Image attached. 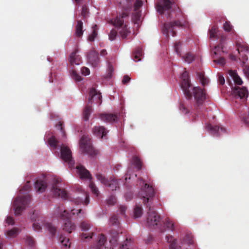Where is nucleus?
I'll use <instances>...</instances> for the list:
<instances>
[{
  "label": "nucleus",
  "mask_w": 249,
  "mask_h": 249,
  "mask_svg": "<svg viewBox=\"0 0 249 249\" xmlns=\"http://www.w3.org/2000/svg\"><path fill=\"white\" fill-rule=\"evenodd\" d=\"M157 11L161 15H165L168 18H172L173 13L175 14L176 20L164 23L162 31L164 34L169 36L171 34L173 36H176V27L183 26L181 19L184 18V14L180 8L175 5L172 0H160L156 5Z\"/></svg>",
  "instance_id": "f257e3e1"
},
{
  "label": "nucleus",
  "mask_w": 249,
  "mask_h": 249,
  "mask_svg": "<svg viewBox=\"0 0 249 249\" xmlns=\"http://www.w3.org/2000/svg\"><path fill=\"white\" fill-rule=\"evenodd\" d=\"M140 184L141 183L143 185L141 186V189L139 193V196L143 199V203L146 205L148 207V212L147 213V223L150 228L158 229L160 232H164V229L162 228V222L160 220V215L147 204L150 201L151 198L155 196V191L153 188L147 183H144L142 179L140 178L139 180Z\"/></svg>",
  "instance_id": "f03ea898"
},
{
  "label": "nucleus",
  "mask_w": 249,
  "mask_h": 249,
  "mask_svg": "<svg viewBox=\"0 0 249 249\" xmlns=\"http://www.w3.org/2000/svg\"><path fill=\"white\" fill-rule=\"evenodd\" d=\"M181 79V87L186 98L191 99L193 95L197 105H202L205 100V92L203 89L198 87L192 88L188 73L186 71L182 73Z\"/></svg>",
  "instance_id": "7ed1b4c3"
},
{
  "label": "nucleus",
  "mask_w": 249,
  "mask_h": 249,
  "mask_svg": "<svg viewBox=\"0 0 249 249\" xmlns=\"http://www.w3.org/2000/svg\"><path fill=\"white\" fill-rule=\"evenodd\" d=\"M51 191L54 196H60L62 199L69 200L71 201H73L76 205L84 204L87 205L89 203V197L88 194L86 192L84 194L85 200L81 197L72 198L68 195L63 189H61L57 186V182H55L53 185Z\"/></svg>",
  "instance_id": "20e7f679"
},
{
  "label": "nucleus",
  "mask_w": 249,
  "mask_h": 249,
  "mask_svg": "<svg viewBox=\"0 0 249 249\" xmlns=\"http://www.w3.org/2000/svg\"><path fill=\"white\" fill-rule=\"evenodd\" d=\"M81 211V209H79L76 211H75L74 209H72L71 210V213H69L66 210H64L62 213H60V218L64 220H66V222L65 223L63 228V230L64 231H68L70 233L73 230L75 229V225L73 224L70 220L71 214L74 215L75 214L76 212V213L78 214L79 213H80Z\"/></svg>",
  "instance_id": "39448f33"
},
{
  "label": "nucleus",
  "mask_w": 249,
  "mask_h": 249,
  "mask_svg": "<svg viewBox=\"0 0 249 249\" xmlns=\"http://www.w3.org/2000/svg\"><path fill=\"white\" fill-rule=\"evenodd\" d=\"M80 149L82 153L89 155L90 156L96 155L97 151L92 147L90 139L85 135H83L80 140Z\"/></svg>",
  "instance_id": "423d86ee"
},
{
  "label": "nucleus",
  "mask_w": 249,
  "mask_h": 249,
  "mask_svg": "<svg viewBox=\"0 0 249 249\" xmlns=\"http://www.w3.org/2000/svg\"><path fill=\"white\" fill-rule=\"evenodd\" d=\"M30 197L27 195L23 196L17 197L13 202V207L15 215L20 214L21 212L25 208L30 202Z\"/></svg>",
  "instance_id": "0eeeda50"
},
{
  "label": "nucleus",
  "mask_w": 249,
  "mask_h": 249,
  "mask_svg": "<svg viewBox=\"0 0 249 249\" xmlns=\"http://www.w3.org/2000/svg\"><path fill=\"white\" fill-rule=\"evenodd\" d=\"M61 158L65 162H67L70 168L74 167V161L72 157L71 149L64 144L60 146Z\"/></svg>",
  "instance_id": "6e6552de"
},
{
  "label": "nucleus",
  "mask_w": 249,
  "mask_h": 249,
  "mask_svg": "<svg viewBox=\"0 0 249 249\" xmlns=\"http://www.w3.org/2000/svg\"><path fill=\"white\" fill-rule=\"evenodd\" d=\"M96 178L103 184L108 186L111 190H116L119 188L118 182L115 179L114 177H111L109 179L107 178L105 176L100 173L96 175Z\"/></svg>",
  "instance_id": "1a4fd4ad"
},
{
  "label": "nucleus",
  "mask_w": 249,
  "mask_h": 249,
  "mask_svg": "<svg viewBox=\"0 0 249 249\" xmlns=\"http://www.w3.org/2000/svg\"><path fill=\"white\" fill-rule=\"evenodd\" d=\"M232 95L235 100L240 99L244 102L248 96V91L246 87H235L232 90Z\"/></svg>",
  "instance_id": "9d476101"
},
{
  "label": "nucleus",
  "mask_w": 249,
  "mask_h": 249,
  "mask_svg": "<svg viewBox=\"0 0 249 249\" xmlns=\"http://www.w3.org/2000/svg\"><path fill=\"white\" fill-rule=\"evenodd\" d=\"M80 227L81 230L83 231L81 235L82 239L84 240L92 238L94 234V232L93 231H90L89 232V231L91 228L90 223L87 221H83L81 223Z\"/></svg>",
  "instance_id": "9b49d317"
},
{
  "label": "nucleus",
  "mask_w": 249,
  "mask_h": 249,
  "mask_svg": "<svg viewBox=\"0 0 249 249\" xmlns=\"http://www.w3.org/2000/svg\"><path fill=\"white\" fill-rule=\"evenodd\" d=\"M236 47L238 52L242 57L243 63L245 64L246 61L248 60L247 53H249V47L246 44L239 42L238 41L236 43Z\"/></svg>",
  "instance_id": "f8f14e48"
},
{
  "label": "nucleus",
  "mask_w": 249,
  "mask_h": 249,
  "mask_svg": "<svg viewBox=\"0 0 249 249\" xmlns=\"http://www.w3.org/2000/svg\"><path fill=\"white\" fill-rule=\"evenodd\" d=\"M142 5L141 0H137L134 3V12L132 15V20L135 24H139L141 18V11L140 8Z\"/></svg>",
  "instance_id": "ddd939ff"
},
{
  "label": "nucleus",
  "mask_w": 249,
  "mask_h": 249,
  "mask_svg": "<svg viewBox=\"0 0 249 249\" xmlns=\"http://www.w3.org/2000/svg\"><path fill=\"white\" fill-rule=\"evenodd\" d=\"M101 98V93L98 92L95 88H92L90 89L88 99L89 104L92 105L93 100L97 104L100 105L102 103Z\"/></svg>",
  "instance_id": "4468645a"
},
{
  "label": "nucleus",
  "mask_w": 249,
  "mask_h": 249,
  "mask_svg": "<svg viewBox=\"0 0 249 249\" xmlns=\"http://www.w3.org/2000/svg\"><path fill=\"white\" fill-rule=\"evenodd\" d=\"M88 62L93 67H96L99 64L98 53L94 50H90L88 53Z\"/></svg>",
  "instance_id": "2eb2a0df"
},
{
  "label": "nucleus",
  "mask_w": 249,
  "mask_h": 249,
  "mask_svg": "<svg viewBox=\"0 0 249 249\" xmlns=\"http://www.w3.org/2000/svg\"><path fill=\"white\" fill-rule=\"evenodd\" d=\"M128 16L127 12H123L119 16H117L115 18L109 20L108 22L115 27H120L123 25L124 18Z\"/></svg>",
  "instance_id": "dca6fc26"
},
{
  "label": "nucleus",
  "mask_w": 249,
  "mask_h": 249,
  "mask_svg": "<svg viewBox=\"0 0 249 249\" xmlns=\"http://www.w3.org/2000/svg\"><path fill=\"white\" fill-rule=\"evenodd\" d=\"M206 129L214 136H218L221 134L220 132H224L225 131L224 128L217 125L213 126L211 124H207L206 126Z\"/></svg>",
  "instance_id": "f3484780"
},
{
  "label": "nucleus",
  "mask_w": 249,
  "mask_h": 249,
  "mask_svg": "<svg viewBox=\"0 0 249 249\" xmlns=\"http://www.w3.org/2000/svg\"><path fill=\"white\" fill-rule=\"evenodd\" d=\"M76 169L81 178H87L90 180L92 178L89 172L82 165L79 164L77 165Z\"/></svg>",
  "instance_id": "a211bd4d"
},
{
  "label": "nucleus",
  "mask_w": 249,
  "mask_h": 249,
  "mask_svg": "<svg viewBox=\"0 0 249 249\" xmlns=\"http://www.w3.org/2000/svg\"><path fill=\"white\" fill-rule=\"evenodd\" d=\"M94 135L99 138H103L107 134V131L103 126H95L92 130Z\"/></svg>",
  "instance_id": "6ab92c4d"
},
{
  "label": "nucleus",
  "mask_w": 249,
  "mask_h": 249,
  "mask_svg": "<svg viewBox=\"0 0 249 249\" xmlns=\"http://www.w3.org/2000/svg\"><path fill=\"white\" fill-rule=\"evenodd\" d=\"M99 118L104 122L112 123L117 120V116L114 114L102 113L100 114Z\"/></svg>",
  "instance_id": "aec40b11"
},
{
  "label": "nucleus",
  "mask_w": 249,
  "mask_h": 249,
  "mask_svg": "<svg viewBox=\"0 0 249 249\" xmlns=\"http://www.w3.org/2000/svg\"><path fill=\"white\" fill-rule=\"evenodd\" d=\"M78 52V49H76L71 53L69 57V61L71 65H79L81 62V57L77 54Z\"/></svg>",
  "instance_id": "412c9836"
},
{
  "label": "nucleus",
  "mask_w": 249,
  "mask_h": 249,
  "mask_svg": "<svg viewBox=\"0 0 249 249\" xmlns=\"http://www.w3.org/2000/svg\"><path fill=\"white\" fill-rule=\"evenodd\" d=\"M226 39V37L225 36H222L220 38V39H219V44L217 46H215V48H214V54L215 55H219V56H221V53H224V42L225 41Z\"/></svg>",
  "instance_id": "4be33fe9"
},
{
  "label": "nucleus",
  "mask_w": 249,
  "mask_h": 249,
  "mask_svg": "<svg viewBox=\"0 0 249 249\" xmlns=\"http://www.w3.org/2000/svg\"><path fill=\"white\" fill-rule=\"evenodd\" d=\"M47 182L44 180L37 179L35 182V188L37 192L43 193L46 190Z\"/></svg>",
  "instance_id": "5701e85b"
},
{
  "label": "nucleus",
  "mask_w": 249,
  "mask_h": 249,
  "mask_svg": "<svg viewBox=\"0 0 249 249\" xmlns=\"http://www.w3.org/2000/svg\"><path fill=\"white\" fill-rule=\"evenodd\" d=\"M43 225L45 229L51 234L52 236H54L55 235L57 228L53 223L45 221L43 223Z\"/></svg>",
  "instance_id": "b1692460"
},
{
  "label": "nucleus",
  "mask_w": 249,
  "mask_h": 249,
  "mask_svg": "<svg viewBox=\"0 0 249 249\" xmlns=\"http://www.w3.org/2000/svg\"><path fill=\"white\" fill-rule=\"evenodd\" d=\"M92 111L91 105L88 103L85 107L83 111V118L85 121L89 120Z\"/></svg>",
  "instance_id": "393cba45"
},
{
  "label": "nucleus",
  "mask_w": 249,
  "mask_h": 249,
  "mask_svg": "<svg viewBox=\"0 0 249 249\" xmlns=\"http://www.w3.org/2000/svg\"><path fill=\"white\" fill-rule=\"evenodd\" d=\"M164 227L162 228L164 229V227H165L167 229L170 230L171 231H174L175 229V225L173 222L168 217H167L165 219V220L163 222ZM165 230H164V231Z\"/></svg>",
  "instance_id": "a878e982"
},
{
  "label": "nucleus",
  "mask_w": 249,
  "mask_h": 249,
  "mask_svg": "<svg viewBox=\"0 0 249 249\" xmlns=\"http://www.w3.org/2000/svg\"><path fill=\"white\" fill-rule=\"evenodd\" d=\"M229 75L232 77L234 83L238 85H242L243 82L241 78L237 74L236 72L233 71H230Z\"/></svg>",
  "instance_id": "bb28decb"
},
{
  "label": "nucleus",
  "mask_w": 249,
  "mask_h": 249,
  "mask_svg": "<svg viewBox=\"0 0 249 249\" xmlns=\"http://www.w3.org/2000/svg\"><path fill=\"white\" fill-rule=\"evenodd\" d=\"M83 34V22L81 20H78L75 26V34L77 37H81Z\"/></svg>",
  "instance_id": "cd10ccee"
},
{
  "label": "nucleus",
  "mask_w": 249,
  "mask_h": 249,
  "mask_svg": "<svg viewBox=\"0 0 249 249\" xmlns=\"http://www.w3.org/2000/svg\"><path fill=\"white\" fill-rule=\"evenodd\" d=\"M166 239L167 242L170 243L169 249H177V246L176 244V241L174 239L173 237L170 235L166 236Z\"/></svg>",
  "instance_id": "c85d7f7f"
},
{
  "label": "nucleus",
  "mask_w": 249,
  "mask_h": 249,
  "mask_svg": "<svg viewBox=\"0 0 249 249\" xmlns=\"http://www.w3.org/2000/svg\"><path fill=\"white\" fill-rule=\"evenodd\" d=\"M197 76L202 85L205 86L208 84L209 79L204 76V72H198L197 73Z\"/></svg>",
  "instance_id": "c756f323"
},
{
  "label": "nucleus",
  "mask_w": 249,
  "mask_h": 249,
  "mask_svg": "<svg viewBox=\"0 0 249 249\" xmlns=\"http://www.w3.org/2000/svg\"><path fill=\"white\" fill-rule=\"evenodd\" d=\"M131 162L135 166L138 170H140L142 169V163L138 157L136 156H134L132 158Z\"/></svg>",
  "instance_id": "7c9ffc66"
},
{
  "label": "nucleus",
  "mask_w": 249,
  "mask_h": 249,
  "mask_svg": "<svg viewBox=\"0 0 249 249\" xmlns=\"http://www.w3.org/2000/svg\"><path fill=\"white\" fill-rule=\"evenodd\" d=\"M59 241L64 247H70L71 243L69 238H67L64 235L61 234L59 237Z\"/></svg>",
  "instance_id": "2f4dec72"
},
{
  "label": "nucleus",
  "mask_w": 249,
  "mask_h": 249,
  "mask_svg": "<svg viewBox=\"0 0 249 249\" xmlns=\"http://www.w3.org/2000/svg\"><path fill=\"white\" fill-rule=\"evenodd\" d=\"M130 33V31L127 27V25H124L122 27L121 30L119 32V34L121 35L123 39L126 38L128 34Z\"/></svg>",
  "instance_id": "473e14b6"
},
{
  "label": "nucleus",
  "mask_w": 249,
  "mask_h": 249,
  "mask_svg": "<svg viewBox=\"0 0 249 249\" xmlns=\"http://www.w3.org/2000/svg\"><path fill=\"white\" fill-rule=\"evenodd\" d=\"M48 143L50 146L54 149H56L58 144V141L54 136H52L48 140Z\"/></svg>",
  "instance_id": "72a5a7b5"
},
{
  "label": "nucleus",
  "mask_w": 249,
  "mask_h": 249,
  "mask_svg": "<svg viewBox=\"0 0 249 249\" xmlns=\"http://www.w3.org/2000/svg\"><path fill=\"white\" fill-rule=\"evenodd\" d=\"M97 25H94L92 27V33L89 36V41H93L96 37L97 36Z\"/></svg>",
  "instance_id": "f704fd0d"
},
{
  "label": "nucleus",
  "mask_w": 249,
  "mask_h": 249,
  "mask_svg": "<svg viewBox=\"0 0 249 249\" xmlns=\"http://www.w3.org/2000/svg\"><path fill=\"white\" fill-rule=\"evenodd\" d=\"M218 28L216 26H213L211 29L209 30L210 37L211 38H217Z\"/></svg>",
  "instance_id": "c9c22d12"
},
{
  "label": "nucleus",
  "mask_w": 249,
  "mask_h": 249,
  "mask_svg": "<svg viewBox=\"0 0 249 249\" xmlns=\"http://www.w3.org/2000/svg\"><path fill=\"white\" fill-rule=\"evenodd\" d=\"M134 216L136 218H138V217H141L142 213V207L140 206H136V207L134 209Z\"/></svg>",
  "instance_id": "e433bc0d"
},
{
  "label": "nucleus",
  "mask_w": 249,
  "mask_h": 249,
  "mask_svg": "<svg viewBox=\"0 0 249 249\" xmlns=\"http://www.w3.org/2000/svg\"><path fill=\"white\" fill-rule=\"evenodd\" d=\"M183 59L186 62L190 63L194 60L195 57L194 55L192 53H188L184 56H183Z\"/></svg>",
  "instance_id": "4c0bfd02"
},
{
  "label": "nucleus",
  "mask_w": 249,
  "mask_h": 249,
  "mask_svg": "<svg viewBox=\"0 0 249 249\" xmlns=\"http://www.w3.org/2000/svg\"><path fill=\"white\" fill-rule=\"evenodd\" d=\"M213 57L214 58L213 62L215 63H217L221 66H223L226 63L225 58L222 56L216 58L213 56Z\"/></svg>",
  "instance_id": "58836bf2"
},
{
  "label": "nucleus",
  "mask_w": 249,
  "mask_h": 249,
  "mask_svg": "<svg viewBox=\"0 0 249 249\" xmlns=\"http://www.w3.org/2000/svg\"><path fill=\"white\" fill-rule=\"evenodd\" d=\"M18 234V229L16 228H14L11 230L7 231V235L9 237H14Z\"/></svg>",
  "instance_id": "ea45409f"
},
{
  "label": "nucleus",
  "mask_w": 249,
  "mask_h": 249,
  "mask_svg": "<svg viewBox=\"0 0 249 249\" xmlns=\"http://www.w3.org/2000/svg\"><path fill=\"white\" fill-rule=\"evenodd\" d=\"M89 186L93 194L95 195L96 196H98L99 194V191L98 188L96 187L94 183L92 182H91L89 183Z\"/></svg>",
  "instance_id": "a19ab883"
},
{
  "label": "nucleus",
  "mask_w": 249,
  "mask_h": 249,
  "mask_svg": "<svg viewBox=\"0 0 249 249\" xmlns=\"http://www.w3.org/2000/svg\"><path fill=\"white\" fill-rule=\"evenodd\" d=\"M117 35V31L115 29H112L109 35H108V37L109 40L111 41L114 40Z\"/></svg>",
  "instance_id": "79ce46f5"
},
{
  "label": "nucleus",
  "mask_w": 249,
  "mask_h": 249,
  "mask_svg": "<svg viewBox=\"0 0 249 249\" xmlns=\"http://www.w3.org/2000/svg\"><path fill=\"white\" fill-rule=\"evenodd\" d=\"M232 25L231 24L230 22L228 21H226L223 25V29L224 30L228 32L231 31L232 29Z\"/></svg>",
  "instance_id": "37998d69"
},
{
  "label": "nucleus",
  "mask_w": 249,
  "mask_h": 249,
  "mask_svg": "<svg viewBox=\"0 0 249 249\" xmlns=\"http://www.w3.org/2000/svg\"><path fill=\"white\" fill-rule=\"evenodd\" d=\"M130 243V241H128L127 238H126V241L120 246V249H131Z\"/></svg>",
  "instance_id": "c03bdc74"
},
{
  "label": "nucleus",
  "mask_w": 249,
  "mask_h": 249,
  "mask_svg": "<svg viewBox=\"0 0 249 249\" xmlns=\"http://www.w3.org/2000/svg\"><path fill=\"white\" fill-rule=\"evenodd\" d=\"M26 243L31 247H34L35 245V241L34 239L30 236L27 237L26 238Z\"/></svg>",
  "instance_id": "a18cd8bd"
},
{
  "label": "nucleus",
  "mask_w": 249,
  "mask_h": 249,
  "mask_svg": "<svg viewBox=\"0 0 249 249\" xmlns=\"http://www.w3.org/2000/svg\"><path fill=\"white\" fill-rule=\"evenodd\" d=\"M71 76L73 79L77 81H80L82 80L81 77L78 75L75 71H72L71 72Z\"/></svg>",
  "instance_id": "49530a36"
},
{
  "label": "nucleus",
  "mask_w": 249,
  "mask_h": 249,
  "mask_svg": "<svg viewBox=\"0 0 249 249\" xmlns=\"http://www.w3.org/2000/svg\"><path fill=\"white\" fill-rule=\"evenodd\" d=\"M110 223L112 225H117L119 224L118 216L116 215H113L110 219Z\"/></svg>",
  "instance_id": "de8ad7c7"
},
{
  "label": "nucleus",
  "mask_w": 249,
  "mask_h": 249,
  "mask_svg": "<svg viewBox=\"0 0 249 249\" xmlns=\"http://www.w3.org/2000/svg\"><path fill=\"white\" fill-rule=\"evenodd\" d=\"M179 108L182 112L185 114L189 112L188 109L186 107L184 103L181 102L179 104Z\"/></svg>",
  "instance_id": "09e8293b"
},
{
  "label": "nucleus",
  "mask_w": 249,
  "mask_h": 249,
  "mask_svg": "<svg viewBox=\"0 0 249 249\" xmlns=\"http://www.w3.org/2000/svg\"><path fill=\"white\" fill-rule=\"evenodd\" d=\"M116 202V198L113 196H111L107 200L108 205H114Z\"/></svg>",
  "instance_id": "8fccbe9b"
},
{
  "label": "nucleus",
  "mask_w": 249,
  "mask_h": 249,
  "mask_svg": "<svg viewBox=\"0 0 249 249\" xmlns=\"http://www.w3.org/2000/svg\"><path fill=\"white\" fill-rule=\"evenodd\" d=\"M88 13V9L86 5H84L82 6V12H81V15L84 18H85L86 16H87V14Z\"/></svg>",
  "instance_id": "3c124183"
},
{
  "label": "nucleus",
  "mask_w": 249,
  "mask_h": 249,
  "mask_svg": "<svg viewBox=\"0 0 249 249\" xmlns=\"http://www.w3.org/2000/svg\"><path fill=\"white\" fill-rule=\"evenodd\" d=\"M56 127L58 128V129H59L61 131L63 134V136H65V132L63 129V122H59L58 124L56 125Z\"/></svg>",
  "instance_id": "603ef678"
},
{
  "label": "nucleus",
  "mask_w": 249,
  "mask_h": 249,
  "mask_svg": "<svg viewBox=\"0 0 249 249\" xmlns=\"http://www.w3.org/2000/svg\"><path fill=\"white\" fill-rule=\"evenodd\" d=\"M181 45V43L180 42H177L174 44V49L176 52L178 54L180 55V52L179 51V46Z\"/></svg>",
  "instance_id": "864d4df0"
},
{
  "label": "nucleus",
  "mask_w": 249,
  "mask_h": 249,
  "mask_svg": "<svg viewBox=\"0 0 249 249\" xmlns=\"http://www.w3.org/2000/svg\"><path fill=\"white\" fill-rule=\"evenodd\" d=\"M81 72L83 75H88L90 73V71L89 68L86 67H83L81 69Z\"/></svg>",
  "instance_id": "5fc2aeb1"
},
{
  "label": "nucleus",
  "mask_w": 249,
  "mask_h": 249,
  "mask_svg": "<svg viewBox=\"0 0 249 249\" xmlns=\"http://www.w3.org/2000/svg\"><path fill=\"white\" fill-rule=\"evenodd\" d=\"M33 228L34 231H38L41 229V226L38 223L34 222L33 224Z\"/></svg>",
  "instance_id": "6e6d98bb"
},
{
  "label": "nucleus",
  "mask_w": 249,
  "mask_h": 249,
  "mask_svg": "<svg viewBox=\"0 0 249 249\" xmlns=\"http://www.w3.org/2000/svg\"><path fill=\"white\" fill-rule=\"evenodd\" d=\"M242 120L244 124L248 126H249V116L246 115L242 118Z\"/></svg>",
  "instance_id": "4d7b16f0"
},
{
  "label": "nucleus",
  "mask_w": 249,
  "mask_h": 249,
  "mask_svg": "<svg viewBox=\"0 0 249 249\" xmlns=\"http://www.w3.org/2000/svg\"><path fill=\"white\" fill-rule=\"evenodd\" d=\"M127 208L125 206L121 205L120 206L119 210L120 213L122 215H125V212Z\"/></svg>",
  "instance_id": "13d9d810"
},
{
  "label": "nucleus",
  "mask_w": 249,
  "mask_h": 249,
  "mask_svg": "<svg viewBox=\"0 0 249 249\" xmlns=\"http://www.w3.org/2000/svg\"><path fill=\"white\" fill-rule=\"evenodd\" d=\"M6 223L9 225H13L14 224V219L11 216H8L6 219Z\"/></svg>",
  "instance_id": "bf43d9fd"
},
{
  "label": "nucleus",
  "mask_w": 249,
  "mask_h": 249,
  "mask_svg": "<svg viewBox=\"0 0 249 249\" xmlns=\"http://www.w3.org/2000/svg\"><path fill=\"white\" fill-rule=\"evenodd\" d=\"M142 53V49L141 48H137L134 52V54H136L137 55L141 56Z\"/></svg>",
  "instance_id": "052dcab7"
},
{
  "label": "nucleus",
  "mask_w": 249,
  "mask_h": 249,
  "mask_svg": "<svg viewBox=\"0 0 249 249\" xmlns=\"http://www.w3.org/2000/svg\"><path fill=\"white\" fill-rule=\"evenodd\" d=\"M130 80V78L128 75H124L123 77L122 82L123 84H125L127 83Z\"/></svg>",
  "instance_id": "680f3d73"
},
{
  "label": "nucleus",
  "mask_w": 249,
  "mask_h": 249,
  "mask_svg": "<svg viewBox=\"0 0 249 249\" xmlns=\"http://www.w3.org/2000/svg\"><path fill=\"white\" fill-rule=\"evenodd\" d=\"M108 74H109V76L111 77V75L114 71V69L112 65L110 64H108Z\"/></svg>",
  "instance_id": "e2e57ef3"
},
{
  "label": "nucleus",
  "mask_w": 249,
  "mask_h": 249,
  "mask_svg": "<svg viewBox=\"0 0 249 249\" xmlns=\"http://www.w3.org/2000/svg\"><path fill=\"white\" fill-rule=\"evenodd\" d=\"M218 82L220 85H224L225 83V79L222 75H219L218 77Z\"/></svg>",
  "instance_id": "0e129e2a"
},
{
  "label": "nucleus",
  "mask_w": 249,
  "mask_h": 249,
  "mask_svg": "<svg viewBox=\"0 0 249 249\" xmlns=\"http://www.w3.org/2000/svg\"><path fill=\"white\" fill-rule=\"evenodd\" d=\"M134 60L135 61V62H138V61H139L140 60H141V58H140V56L139 55H137V54H134Z\"/></svg>",
  "instance_id": "69168bd1"
},
{
  "label": "nucleus",
  "mask_w": 249,
  "mask_h": 249,
  "mask_svg": "<svg viewBox=\"0 0 249 249\" xmlns=\"http://www.w3.org/2000/svg\"><path fill=\"white\" fill-rule=\"evenodd\" d=\"M244 71L246 76L249 78V67H246L244 69Z\"/></svg>",
  "instance_id": "338daca9"
},
{
  "label": "nucleus",
  "mask_w": 249,
  "mask_h": 249,
  "mask_svg": "<svg viewBox=\"0 0 249 249\" xmlns=\"http://www.w3.org/2000/svg\"><path fill=\"white\" fill-rule=\"evenodd\" d=\"M100 54L102 55L105 56L107 54V52L106 50L103 49L101 51Z\"/></svg>",
  "instance_id": "774afa93"
}]
</instances>
